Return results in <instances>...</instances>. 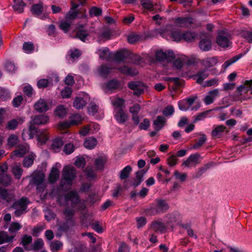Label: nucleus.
<instances>
[{"label":"nucleus","mask_w":252,"mask_h":252,"mask_svg":"<svg viewBox=\"0 0 252 252\" xmlns=\"http://www.w3.org/2000/svg\"><path fill=\"white\" fill-rule=\"evenodd\" d=\"M81 55L80 52L77 50H71L67 55L68 60L70 63H73Z\"/></svg>","instance_id":"37"},{"label":"nucleus","mask_w":252,"mask_h":252,"mask_svg":"<svg viewBox=\"0 0 252 252\" xmlns=\"http://www.w3.org/2000/svg\"><path fill=\"white\" fill-rule=\"evenodd\" d=\"M128 87L133 91L134 94L137 95L143 93L146 88L145 85L140 82H131L128 83Z\"/></svg>","instance_id":"11"},{"label":"nucleus","mask_w":252,"mask_h":252,"mask_svg":"<svg viewBox=\"0 0 252 252\" xmlns=\"http://www.w3.org/2000/svg\"><path fill=\"white\" fill-rule=\"evenodd\" d=\"M32 13L37 17L44 19L47 17L48 15L46 13H43V8L41 4H34L31 8Z\"/></svg>","instance_id":"14"},{"label":"nucleus","mask_w":252,"mask_h":252,"mask_svg":"<svg viewBox=\"0 0 252 252\" xmlns=\"http://www.w3.org/2000/svg\"><path fill=\"white\" fill-rule=\"evenodd\" d=\"M44 178L45 175L42 172H35L33 174L31 182L37 186V190L39 192H42L45 188L43 184Z\"/></svg>","instance_id":"7"},{"label":"nucleus","mask_w":252,"mask_h":252,"mask_svg":"<svg viewBox=\"0 0 252 252\" xmlns=\"http://www.w3.org/2000/svg\"><path fill=\"white\" fill-rule=\"evenodd\" d=\"M75 225V221L73 219H66V222L59 226V230L64 232L67 231L70 228Z\"/></svg>","instance_id":"34"},{"label":"nucleus","mask_w":252,"mask_h":252,"mask_svg":"<svg viewBox=\"0 0 252 252\" xmlns=\"http://www.w3.org/2000/svg\"><path fill=\"white\" fill-rule=\"evenodd\" d=\"M168 209L169 205L166 200L162 199H157L156 200L155 207L149 209L147 211V214L154 216L160 213H163L166 212Z\"/></svg>","instance_id":"4"},{"label":"nucleus","mask_w":252,"mask_h":252,"mask_svg":"<svg viewBox=\"0 0 252 252\" xmlns=\"http://www.w3.org/2000/svg\"><path fill=\"white\" fill-rule=\"evenodd\" d=\"M241 57L242 55H238L225 61L222 65V67L224 69H226L228 66H229L232 64L234 63L236 61H237L239 59H240L241 58Z\"/></svg>","instance_id":"49"},{"label":"nucleus","mask_w":252,"mask_h":252,"mask_svg":"<svg viewBox=\"0 0 252 252\" xmlns=\"http://www.w3.org/2000/svg\"><path fill=\"white\" fill-rule=\"evenodd\" d=\"M241 35L249 43H252V31L245 30L241 32Z\"/></svg>","instance_id":"57"},{"label":"nucleus","mask_w":252,"mask_h":252,"mask_svg":"<svg viewBox=\"0 0 252 252\" xmlns=\"http://www.w3.org/2000/svg\"><path fill=\"white\" fill-rule=\"evenodd\" d=\"M156 58L158 61L166 60L169 62L172 61L175 58V56L172 51L163 52L161 50H158L156 52Z\"/></svg>","instance_id":"8"},{"label":"nucleus","mask_w":252,"mask_h":252,"mask_svg":"<svg viewBox=\"0 0 252 252\" xmlns=\"http://www.w3.org/2000/svg\"><path fill=\"white\" fill-rule=\"evenodd\" d=\"M132 171V168L129 165L126 166L120 172V178L122 180H125L129 177L130 172Z\"/></svg>","instance_id":"45"},{"label":"nucleus","mask_w":252,"mask_h":252,"mask_svg":"<svg viewBox=\"0 0 252 252\" xmlns=\"http://www.w3.org/2000/svg\"><path fill=\"white\" fill-rule=\"evenodd\" d=\"M49 122V117L44 115H40L35 116L33 119L31 121L29 130H23L22 132V137L24 140L27 137L26 134L28 135L29 139L33 138L34 135L37 132V128L35 125H43L47 124Z\"/></svg>","instance_id":"1"},{"label":"nucleus","mask_w":252,"mask_h":252,"mask_svg":"<svg viewBox=\"0 0 252 252\" xmlns=\"http://www.w3.org/2000/svg\"><path fill=\"white\" fill-rule=\"evenodd\" d=\"M59 178V171L56 167H53L49 177V181L50 183L56 182Z\"/></svg>","instance_id":"39"},{"label":"nucleus","mask_w":252,"mask_h":252,"mask_svg":"<svg viewBox=\"0 0 252 252\" xmlns=\"http://www.w3.org/2000/svg\"><path fill=\"white\" fill-rule=\"evenodd\" d=\"M249 91H252V80H246L243 85H242L237 88V91L239 95L245 94Z\"/></svg>","instance_id":"21"},{"label":"nucleus","mask_w":252,"mask_h":252,"mask_svg":"<svg viewBox=\"0 0 252 252\" xmlns=\"http://www.w3.org/2000/svg\"><path fill=\"white\" fill-rule=\"evenodd\" d=\"M34 135L37 136V140L42 144L45 143L48 139V134L46 131L37 129V132Z\"/></svg>","instance_id":"33"},{"label":"nucleus","mask_w":252,"mask_h":252,"mask_svg":"<svg viewBox=\"0 0 252 252\" xmlns=\"http://www.w3.org/2000/svg\"><path fill=\"white\" fill-rule=\"evenodd\" d=\"M140 2L144 8L151 11L155 10L156 12L158 11L156 8L157 5L153 4L152 0H141Z\"/></svg>","instance_id":"30"},{"label":"nucleus","mask_w":252,"mask_h":252,"mask_svg":"<svg viewBox=\"0 0 252 252\" xmlns=\"http://www.w3.org/2000/svg\"><path fill=\"white\" fill-rule=\"evenodd\" d=\"M77 14L76 10H70L65 15V20L72 23V21L77 17Z\"/></svg>","instance_id":"56"},{"label":"nucleus","mask_w":252,"mask_h":252,"mask_svg":"<svg viewBox=\"0 0 252 252\" xmlns=\"http://www.w3.org/2000/svg\"><path fill=\"white\" fill-rule=\"evenodd\" d=\"M35 156L30 154L26 157L23 160V166L25 167H29L31 166L33 163Z\"/></svg>","instance_id":"47"},{"label":"nucleus","mask_w":252,"mask_h":252,"mask_svg":"<svg viewBox=\"0 0 252 252\" xmlns=\"http://www.w3.org/2000/svg\"><path fill=\"white\" fill-rule=\"evenodd\" d=\"M58 201L60 205L62 206L68 205L70 202L71 207L74 208L76 205L80 203V200L76 191H70L65 195L63 201L62 200L61 197H60L58 199Z\"/></svg>","instance_id":"3"},{"label":"nucleus","mask_w":252,"mask_h":252,"mask_svg":"<svg viewBox=\"0 0 252 252\" xmlns=\"http://www.w3.org/2000/svg\"><path fill=\"white\" fill-rule=\"evenodd\" d=\"M71 24V22H68L65 20V21H62L60 23L59 27L64 32H67L70 29Z\"/></svg>","instance_id":"63"},{"label":"nucleus","mask_w":252,"mask_h":252,"mask_svg":"<svg viewBox=\"0 0 252 252\" xmlns=\"http://www.w3.org/2000/svg\"><path fill=\"white\" fill-rule=\"evenodd\" d=\"M173 31V26L167 25L166 26L159 29H156L154 30V33L156 34H159L162 37L170 39Z\"/></svg>","instance_id":"9"},{"label":"nucleus","mask_w":252,"mask_h":252,"mask_svg":"<svg viewBox=\"0 0 252 252\" xmlns=\"http://www.w3.org/2000/svg\"><path fill=\"white\" fill-rule=\"evenodd\" d=\"M180 214L177 212H173L166 216V223L170 224L177 222L180 219Z\"/></svg>","instance_id":"32"},{"label":"nucleus","mask_w":252,"mask_h":252,"mask_svg":"<svg viewBox=\"0 0 252 252\" xmlns=\"http://www.w3.org/2000/svg\"><path fill=\"white\" fill-rule=\"evenodd\" d=\"M119 70L121 73L127 75H135L138 73L137 70L130 68L127 66H124L119 68Z\"/></svg>","instance_id":"38"},{"label":"nucleus","mask_w":252,"mask_h":252,"mask_svg":"<svg viewBox=\"0 0 252 252\" xmlns=\"http://www.w3.org/2000/svg\"><path fill=\"white\" fill-rule=\"evenodd\" d=\"M34 108L35 110L39 112H42L47 111L49 109V107L46 101L44 99H39L34 104Z\"/></svg>","instance_id":"23"},{"label":"nucleus","mask_w":252,"mask_h":252,"mask_svg":"<svg viewBox=\"0 0 252 252\" xmlns=\"http://www.w3.org/2000/svg\"><path fill=\"white\" fill-rule=\"evenodd\" d=\"M32 238L31 236L25 234L23 235L22 238L21 244L23 245L26 251H32V249H31V246H29L32 243Z\"/></svg>","instance_id":"29"},{"label":"nucleus","mask_w":252,"mask_h":252,"mask_svg":"<svg viewBox=\"0 0 252 252\" xmlns=\"http://www.w3.org/2000/svg\"><path fill=\"white\" fill-rule=\"evenodd\" d=\"M146 171L142 169L136 173V177L133 182V185L135 187L138 186L143 181V178Z\"/></svg>","instance_id":"40"},{"label":"nucleus","mask_w":252,"mask_h":252,"mask_svg":"<svg viewBox=\"0 0 252 252\" xmlns=\"http://www.w3.org/2000/svg\"><path fill=\"white\" fill-rule=\"evenodd\" d=\"M89 33L88 31L82 29V27L79 28L76 33V37L83 42H86Z\"/></svg>","instance_id":"43"},{"label":"nucleus","mask_w":252,"mask_h":252,"mask_svg":"<svg viewBox=\"0 0 252 252\" xmlns=\"http://www.w3.org/2000/svg\"><path fill=\"white\" fill-rule=\"evenodd\" d=\"M90 101V96L86 93L82 92L79 94L73 102V106L77 109L83 108Z\"/></svg>","instance_id":"6"},{"label":"nucleus","mask_w":252,"mask_h":252,"mask_svg":"<svg viewBox=\"0 0 252 252\" xmlns=\"http://www.w3.org/2000/svg\"><path fill=\"white\" fill-rule=\"evenodd\" d=\"M211 111V110H208L204 112L198 113L197 115L194 116V119L193 122L195 123L198 121L203 120L206 118H207V117L210 113Z\"/></svg>","instance_id":"46"},{"label":"nucleus","mask_w":252,"mask_h":252,"mask_svg":"<svg viewBox=\"0 0 252 252\" xmlns=\"http://www.w3.org/2000/svg\"><path fill=\"white\" fill-rule=\"evenodd\" d=\"M0 198L9 202L14 198V195L13 193L8 192L5 189L0 188Z\"/></svg>","instance_id":"31"},{"label":"nucleus","mask_w":252,"mask_h":252,"mask_svg":"<svg viewBox=\"0 0 252 252\" xmlns=\"http://www.w3.org/2000/svg\"><path fill=\"white\" fill-rule=\"evenodd\" d=\"M66 113V109L63 105L59 106L55 111L56 115L61 118L63 117L65 115Z\"/></svg>","instance_id":"64"},{"label":"nucleus","mask_w":252,"mask_h":252,"mask_svg":"<svg viewBox=\"0 0 252 252\" xmlns=\"http://www.w3.org/2000/svg\"><path fill=\"white\" fill-rule=\"evenodd\" d=\"M18 137L17 135L14 134H11L8 138V145L9 146L13 147L18 143Z\"/></svg>","instance_id":"58"},{"label":"nucleus","mask_w":252,"mask_h":252,"mask_svg":"<svg viewBox=\"0 0 252 252\" xmlns=\"http://www.w3.org/2000/svg\"><path fill=\"white\" fill-rule=\"evenodd\" d=\"M124 100L120 98H115L112 100V104L115 109H123L124 106Z\"/></svg>","instance_id":"48"},{"label":"nucleus","mask_w":252,"mask_h":252,"mask_svg":"<svg viewBox=\"0 0 252 252\" xmlns=\"http://www.w3.org/2000/svg\"><path fill=\"white\" fill-rule=\"evenodd\" d=\"M23 49L26 53H30L34 50L33 44L30 42H25L23 45Z\"/></svg>","instance_id":"62"},{"label":"nucleus","mask_w":252,"mask_h":252,"mask_svg":"<svg viewBox=\"0 0 252 252\" xmlns=\"http://www.w3.org/2000/svg\"><path fill=\"white\" fill-rule=\"evenodd\" d=\"M141 36L139 34H131L127 36V41L130 44H134L140 40Z\"/></svg>","instance_id":"61"},{"label":"nucleus","mask_w":252,"mask_h":252,"mask_svg":"<svg viewBox=\"0 0 252 252\" xmlns=\"http://www.w3.org/2000/svg\"><path fill=\"white\" fill-rule=\"evenodd\" d=\"M209 75V73L208 71L205 68L198 71L194 76L196 77L197 83L201 84L203 80L208 77Z\"/></svg>","instance_id":"28"},{"label":"nucleus","mask_w":252,"mask_h":252,"mask_svg":"<svg viewBox=\"0 0 252 252\" xmlns=\"http://www.w3.org/2000/svg\"><path fill=\"white\" fill-rule=\"evenodd\" d=\"M186 62V57L185 56H181L174 61L173 65L176 68L180 69Z\"/></svg>","instance_id":"51"},{"label":"nucleus","mask_w":252,"mask_h":252,"mask_svg":"<svg viewBox=\"0 0 252 252\" xmlns=\"http://www.w3.org/2000/svg\"><path fill=\"white\" fill-rule=\"evenodd\" d=\"M30 201L28 198L22 197L20 199L15 201L12 206L15 210L14 214L16 217H20L27 212L28 205Z\"/></svg>","instance_id":"5"},{"label":"nucleus","mask_w":252,"mask_h":252,"mask_svg":"<svg viewBox=\"0 0 252 252\" xmlns=\"http://www.w3.org/2000/svg\"><path fill=\"white\" fill-rule=\"evenodd\" d=\"M183 39L187 42H191L192 41L195 37H196V34L194 32H183Z\"/></svg>","instance_id":"54"},{"label":"nucleus","mask_w":252,"mask_h":252,"mask_svg":"<svg viewBox=\"0 0 252 252\" xmlns=\"http://www.w3.org/2000/svg\"><path fill=\"white\" fill-rule=\"evenodd\" d=\"M97 145L96 140L93 137L87 138L84 143L85 148L89 149H94Z\"/></svg>","instance_id":"41"},{"label":"nucleus","mask_w":252,"mask_h":252,"mask_svg":"<svg viewBox=\"0 0 252 252\" xmlns=\"http://www.w3.org/2000/svg\"><path fill=\"white\" fill-rule=\"evenodd\" d=\"M96 53L99 55L100 59L108 60L112 57V53H110L109 49L104 47L97 50Z\"/></svg>","instance_id":"26"},{"label":"nucleus","mask_w":252,"mask_h":252,"mask_svg":"<svg viewBox=\"0 0 252 252\" xmlns=\"http://www.w3.org/2000/svg\"><path fill=\"white\" fill-rule=\"evenodd\" d=\"M29 150V146L26 144H21L18 145L17 149L11 153V157L14 158L16 157H23Z\"/></svg>","instance_id":"15"},{"label":"nucleus","mask_w":252,"mask_h":252,"mask_svg":"<svg viewBox=\"0 0 252 252\" xmlns=\"http://www.w3.org/2000/svg\"><path fill=\"white\" fill-rule=\"evenodd\" d=\"M12 173L17 179H20L23 173V169L20 166L15 164L12 167Z\"/></svg>","instance_id":"52"},{"label":"nucleus","mask_w":252,"mask_h":252,"mask_svg":"<svg viewBox=\"0 0 252 252\" xmlns=\"http://www.w3.org/2000/svg\"><path fill=\"white\" fill-rule=\"evenodd\" d=\"M76 176L75 168L70 166L64 167L62 178L60 182V187L63 190H67L71 187L73 181Z\"/></svg>","instance_id":"2"},{"label":"nucleus","mask_w":252,"mask_h":252,"mask_svg":"<svg viewBox=\"0 0 252 252\" xmlns=\"http://www.w3.org/2000/svg\"><path fill=\"white\" fill-rule=\"evenodd\" d=\"M199 157L200 156L197 154H191L183 162L182 165L189 168L195 166L199 163Z\"/></svg>","instance_id":"13"},{"label":"nucleus","mask_w":252,"mask_h":252,"mask_svg":"<svg viewBox=\"0 0 252 252\" xmlns=\"http://www.w3.org/2000/svg\"><path fill=\"white\" fill-rule=\"evenodd\" d=\"M200 63L204 67L210 68L218 63V59L217 57H207L201 60Z\"/></svg>","instance_id":"18"},{"label":"nucleus","mask_w":252,"mask_h":252,"mask_svg":"<svg viewBox=\"0 0 252 252\" xmlns=\"http://www.w3.org/2000/svg\"><path fill=\"white\" fill-rule=\"evenodd\" d=\"M175 25L179 27H185L191 23V19L188 17H177L173 19Z\"/></svg>","instance_id":"25"},{"label":"nucleus","mask_w":252,"mask_h":252,"mask_svg":"<svg viewBox=\"0 0 252 252\" xmlns=\"http://www.w3.org/2000/svg\"><path fill=\"white\" fill-rule=\"evenodd\" d=\"M226 129V127L222 125L217 126L212 132V135L214 137L217 136Z\"/></svg>","instance_id":"60"},{"label":"nucleus","mask_w":252,"mask_h":252,"mask_svg":"<svg viewBox=\"0 0 252 252\" xmlns=\"http://www.w3.org/2000/svg\"><path fill=\"white\" fill-rule=\"evenodd\" d=\"M63 143L61 138H56L53 141L51 146V149L54 152H59L62 146Z\"/></svg>","instance_id":"35"},{"label":"nucleus","mask_w":252,"mask_h":252,"mask_svg":"<svg viewBox=\"0 0 252 252\" xmlns=\"http://www.w3.org/2000/svg\"><path fill=\"white\" fill-rule=\"evenodd\" d=\"M166 122V119L162 116H158L153 122L155 130L159 131L162 128Z\"/></svg>","instance_id":"24"},{"label":"nucleus","mask_w":252,"mask_h":252,"mask_svg":"<svg viewBox=\"0 0 252 252\" xmlns=\"http://www.w3.org/2000/svg\"><path fill=\"white\" fill-rule=\"evenodd\" d=\"M130 55V53H129L127 50H123L113 54L112 57H114V59L116 61L121 62L127 58H129Z\"/></svg>","instance_id":"19"},{"label":"nucleus","mask_w":252,"mask_h":252,"mask_svg":"<svg viewBox=\"0 0 252 252\" xmlns=\"http://www.w3.org/2000/svg\"><path fill=\"white\" fill-rule=\"evenodd\" d=\"M44 246V242L41 238L36 240L33 244L31 246V249L33 251H38L41 249Z\"/></svg>","instance_id":"53"},{"label":"nucleus","mask_w":252,"mask_h":252,"mask_svg":"<svg viewBox=\"0 0 252 252\" xmlns=\"http://www.w3.org/2000/svg\"><path fill=\"white\" fill-rule=\"evenodd\" d=\"M63 246V244L60 241H54L50 243V249L52 252H57Z\"/></svg>","instance_id":"50"},{"label":"nucleus","mask_w":252,"mask_h":252,"mask_svg":"<svg viewBox=\"0 0 252 252\" xmlns=\"http://www.w3.org/2000/svg\"><path fill=\"white\" fill-rule=\"evenodd\" d=\"M25 5V4L22 0H14V3L13 7L14 11L20 13L24 11V6Z\"/></svg>","instance_id":"42"},{"label":"nucleus","mask_w":252,"mask_h":252,"mask_svg":"<svg viewBox=\"0 0 252 252\" xmlns=\"http://www.w3.org/2000/svg\"><path fill=\"white\" fill-rule=\"evenodd\" d=\"M216 41L217 44L222 48H227L229 47L230 44L228 33L223 31L219 33Z\"/></svg>","instance_id":"10"},{"label":"nucleus","mask_w":252,"mask_h":252,"mask_svg":"<svg viewBox=\"0 0 252 252\" xmlns=\"http://www.w3.org/2000/svg\"><path fill=\"white\" fill-rule=\"evenodd\" d=\"M114 113L115 118L119 124H124L128 120V115L124 111L123 109H115Z\"/></svg>","instance_id":"16"},{"label":"nucleus","mask_w":252,"mask_h":252,"mask_svg":"<svg viewBox=\"0 0 252 252\" xmlns=\"http://www.w3.org/2000/svg\"><path fill=\"white\" fill-rule=\"evenodd\" d=\"M166 227L164 223L159 220H155L152 222L149 231L153 230L156 232H159L162 233L166 230Z\"/></svg>","instance_id":"20"},{"label":"nucleus","mask_w":252,"mask_h":252,"mask_svg":"<svg viewBox=\"0 0 252 252\" xmlns=\"http://www.w3.org/2000/svg\"><path fill=\"white\" fill-rule=\"evenodd\" d=\"M200 49L203 51H208L212 48L211 41L208 37L202 38L199 44Z\"/></svg>","instance_id":"27"},{"label":"nucleus","mask_w":252,"mask_h":252,"mask_svg":"<svg viewBox=\"0 0 252 252\" xmlns=\"http://www.w3.org/2000/svg\"><path fill=\"white\" fill-rule=\"evenodd\" d=\"M219 95V92L218 89H215L208 92L205 97L204 101L206 105L212 103L215 99Z\"/></svg>","instance_id":"22"},{"label":"nucleus","mask_w":252,"mask_h":252,"mask_svg":"<svg viewBox=\"0 0 252 252\" xmlns=\"http://www.w3.org/2000/svg\"><path fill=\"white\" fill-rule=\"evenodd\" d=\"M13 238L14 236H8V234L6 232H0V244L10 242L12 241Z\"/></svg>","instance_id":"44"},{"label":"nucleus","mask_w":252,"mask_h":252,"mask_svg":"<svg viewBox=\"0 0 252 252\" xmlns=\"http://www.w3.org/2000/svg\"><path fill=\"white\" fill-rule=\"evenodd\" d=\"M70 124L72 125H76L80 124L82 121V118L78 114L72 115L70 118Z\"/></svg>","instance_id":"59"},{"label":"nucleus","mask_w":252,"mask_h":252,"mask_svg":"<svg viewBox=\"0 0 252 252\" xmlns=\"http://www.w3.org/2000/svg\"><path fill=\"white\" fill-rule=\"evenodd\" d=\"M182 36L183 32L182 33L179 31H172L171 35L170 36V39L176 42H179L183 39Z\"/></svg>","instance_id":"55"},{"label":"nucleus","mask_w":252,"mask_h":252,"mask_svg":"<svg viewBox=\"0 0 252 252\" xmlns=\"http://www.w3.org/2000/svg\"><path fill=\"white\" fill-rule=\"evenodd\" d=\"M24 121L22 118L12 119L8 122L6 128L9 130H14L16 128L19 124H22Z\"/></svg>","instance_id":"36"},{"label":"nucleus","mask_w":252,"mask_h":252,"mask_svg":"<svg viewBox=\"0 0 252 252\" xmlns=\"http://www.w3.org/2000/svg\"><path fill=\"white\" fill-rule=\"evenodd\" d=\"M119 82L116 80H112L102 86L104 91L107 93H111L119 88Z\"/></svg>","instance_id":"17"},{"label":"nucleus","mask_w":252,"mask_h":252,"mask_svg":"<svg viewBox=\"0 0 252 252\" xmlns=\"http://www.w3.org/2000/svg\"><path fill=\"white\" fill-rule=\"evenodd\" d=\"M112 33L110 29L106 27L102 28L97 33V40L101 42L108 40L110 38Z\"/></svg>","instance_id":"12"}]
</instances>
